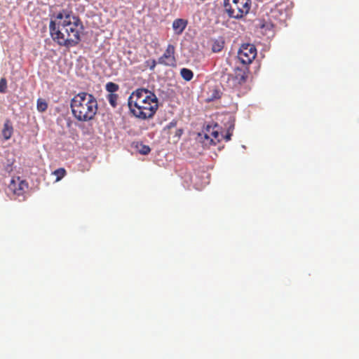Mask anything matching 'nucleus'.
I'll list each match as a JSON object with an SVG mask.
<instances>
[{
	"instance_id": "obj_1",
	"label": "nucleus",
	"mask_w": 359,
	"mask_h": 359,
	"mask_svg": "<svg viewBox=\"0 0 359 359\" xmlns=\"http://www.w3.org/2000/svg\"><path fill=\"white\" fill-rule=\"evenodd\" d=\"M83 28L80 19L65 11L60 12L55 20H51L49 25L53 39L60 46L68 48L79 43Z\"/></svg>"
},
{
	"instance_id": "obj_2",
	"label": "nucleus",
	"mask_w": 359,
	"mask_h": 359,
	"mask_svg": "<svg viewBox=\"0 0 359 359\" xmlns=\"http://www.w3.org/2000/svg\"><path fill=\"white\" fill-rule=\"evenodd\" d=\"M128 104L130 113L142 120L152 118L158 107V98L154 93L143 88L131 93Z\"/></svg>"
},
{
	"instance_id": "obj_3",
	"label": "nucleus",
	"mask_w": 359,
	"mask_h": 359,
	"mask_svg": "<svg viewBox=\"0 0 359 359\" xmlns=\"http://www.w3.org/2000/svg\"><path fill=\"white\" fill-rule=\"evenodd\" d=\"M70 107L76 120L88 122L94 119L97 112L98 104L93 95L81 92L73 97Z\"/></svg>"
},
{
	"instance_id": "obj_4",
	"label": "nucleus",
	"mask_w": 359,
	"mask_h": 359,
	"mask_svg": "<svg viewBox=\"0 0 359 359\" xmlns=\"http://www.w3.org/2000/svg\"><path fill=\"white\" fill-rule=\"evenodd\" d=\"M248 73V67H237L233 69V73L224 75L223 79H226L227 87L231 89H238L246 82Z\"/></svg>"
},
{
	"instance_id": "obj_5",
	"label": "nucleus",
	"mask_w": 359,
	"mask_h": 359,
	"mask_svg": "<svg viewBox=\"0 0 359 359\" xmlns=\"http://www.w3.org/2000/svg\"><path fill=\"white\" fill-rule=\"evenodd\" d=\"M28 187V183L25 180L20 177H13L8 185V194L13 195L15 199L20 201H25Z\"/></svg>"
},
{
	"instance_id": "obj_6",
	"label": "nucleus",
	"mask_w": 359,
	"mask_h": 359,
	"mask_svg": "<svg viewBox=\"0 0 359 359\" xmlns=\"http://www.w3.org/2000/svg\"><path fill=\"white\" fill-rule=\"evenodd\" d=\"M224 6L229 17L233 18H242L248 13L251 1H224Z\"/></svg>"
},
{
	"instance_id": "obj_7",
	"label": "nucleus",
	"mask_w": 359,
	"mask_h": 359,
	"mask_svg": "<svg viewBox=\"0 0 359 359\" xmlns=\"http://www.w3.org/2000/svg\"><path fill=\"white\" fill-rule=\"evenodd\" d=\"M257 56V49L251 43L243 44L238 51V59L243 66H248Z\"/></svg>"
},
{
	"instance_id": "obj_8",
	"label": "nucleus",
	"mask_w": 359,
	"mask_h": 359,
	"mask_svg": "<svg viewBox=\"0 0 359 359\" xmlns=\"http://www.w3.org/2000/svg\"><path fill=\"white\" fill-rule=\"evenodd\" d=\"M175 50L173 45L168 44L163 55L158 58V62L165 66H174L176 62Z\"/></svg>"
},
{
	"instance_id": "obj_9",
	"label": "nucleus",
	"mask_w": 359,
	"mask_h": 359,
	"mask_svg": "<svg viewBox=\"0 0 359 359\" xmlns=\"http://www.w3.org/2000/svg\"><path fill=\"white\" fill-rule=\"evenodd\" d=\"M219 127L217 124H215L213 126H208L206 128V133L205 137L206 139H210V142L213 144H216L223 140V133L219 131Z\"/></svg>"
},
{
	"instance_id": "obj_10",
	"label": "nucleus",
	"mask_w": 359,
	"mask_h": 359,
	"mask_svg": "<svg viewBox=\"0 0 359 359\" xmlns=\"http://www.w3.org/2000/svg\"><path fill=\"white\" fill-rule=\"evenodd\" d=\"M188 25V21L182 18L175 19L172 22V29L177 35H180L183 33Z\"/></svg>"
},
{
	"instance_id": "obj_11",
	"label": "nucleus",
	"mask_w": 359,
	"mask_h": 359,
	"mask_svg": "<svg viewBox=\"0 0 359 359\" xmlns=\"http://www.w3.org/2000/svg\"><path fill=\"white\" fill-rule=\"evenodd\" d=\"M13 133V128L10 120L7 119L1 130V135L4 140H9Z\"/></svg>"
},
{
	"instance_id": "obj_12",
	"label": "nucleus",
	"mask_w": 359,
	"mask_h": 359,
	"mask_svg": "<svg viewBox=\"0 0 359 359\" xmlns=\"http://www.w3.org/2000/svg\"><path fill=\"white\" fill-rule=\"evenodd\" d=\"M224 40L222 37H219L213 41L212 45V50L214 53H219L222 51L224 46Z\"/></svg>"
},
{
	"instance_id": "obj_13",
	"label": "nucleus",
	"mask_w": 359,
	"mask_h": 359,
	"mask_svg": "<svg viewBox=\"0 0 359 359\" xmlns=\"http://www.w3.org/2000/svg\"><path fill=\"white\" fill-rule=\"evenodd\" d=\"M180 74L183 79H184L186 81H191L194 76L193 72L187 68H182L180 70Z\"/></svg>"
},
{
	"instance_id": "obj_14",
	"label": "nucleus",
	"mask_w": 359,
	"mask_h": 359,
	"mask_svg": "<svg viewBox=\"0 0 359 359\" xmlns=\"http://www.w3.org/2000/svg\"><path fill=\"white\" fill-rule=\"evenodd\" d=\"M107 100L109 102L110 105L115 108L118 105V96L117 94L115 93H109L107 97Z\"/></svg>"
},
{
	"instance_id": "obj_15",
	"label": "nucleus",
	"mask_w": 359,
	"mask_h": 359,
	"mask_svg": "<svg viewBox=\"0 0 359 359\" xmlns=\"http://www.w3.org/2000/svg\"><path fill=\"white\" fill-rule=\"evenodd\" d=\"M259 27L262 29H263L266 34L267 32L272 31V29L273 28V25L271 22H267V21L263 20V21L260 22Z\"/></svg>"
},
{
	"instance_id": "obj_16",
	"label": "nucleus",
	"mask_w": 359,
	"mask_h": 359,
	"mask_svg": "<svg viewBox=\"0 0 359 359\" xmlns=\"http://www.w3.org/2000/svg\"><path fill=\"white\" fill-rule=\"evenodd\" d=\"M66 170L63 168H60L55 170L53 174L56 176V181L58 182L62 180L66 175Z\"/></svg>"
},
{
	"instance_id": "obj_17",
	"label": "nucleus",
	"mask_w": 359,
	"mask_h": 359,
	"mask_svg": "<svg viewBox=\"0 0 359 359\" xmlns=\"http://www.w3.org/2000/svg\"><path fill=\"white\" fill-rule=\"evenodd\" d=\"M118 88H119L118 85L115 83L108 82L106 84V90L109 93H114L116 92L118 90Z\"/></svg>"
},
{
	"instance_id": "obj_18",
	"label": "nucleus",
	"mask_w": 359,
	"mask_h": 359,
	"mask_svg": "<svg viewBox=\"0 0 359 359\" xmlns=\"http://www.w3.org/2000/svg\"><path fill=\"white\" fill-rule=\"evenodd\" d=\"M48 104L42 99H38L37 100V109L41 111H45L47 109Z\"/></svg>"
},
{
	"instance_id": "obj_19",
	"label": "nucleus",
	"mask_w": 359,
	"mask_h": 359,
	"mask_svg": "<svg viewBox=\"0 0 359 359\" xmlns=\"http://www.w3.org/2000/svg\"><path fill=\"white\" fill-rule=\"evenodd\" d=\"M7 89V81L5 78L0 79V93H5Z\"/></svg>"
},
{
	"instance_id": "obj_20",
	"label": "nucleus",
	"mask_w": 359,
	"mask_h": 359,
	"mask_svg": "<svg viewBox=\"0 0 359 359\" xmlns=\"http://www.w3.org/2000/svg\"><path fill=\"white\" fill-rule=\"evenodd\" d=\"M151 151V149L147 145H143L142 144L140 147L139 148V152L141 154L147 155Z\"/></svg>"
},
{
	"instance_id": "obj_21",
	"label": "nucleus",
	"mask_w": 359,
	"mask_h": 359,
	"mask_svg": "<svg viewBox=\"0 0 359 359\" xmlns=\"http://www.w3.org/2000/svg\"><path fill=\"white\" fill-rule=\"evenodd\" d=\"M233 130V125L229 126V128H228V130L226 132V134L225 135H223V139H224L226 142H228L231 140V136L232 135Z\"/></svg>"
},
{
	"instance_id": "obj_22",
	"label": "nucleus",
	"mask_w": 359,
	"mask_h": 359,
	"mask_svg": "<svg viewBox=\"0 0 359 359\" xmlns=\"http://www.w3.org/2000/svg\"><path fill=\"white\" fill-rule=\"evenodd\" d=\"M177 126V121H172L170 123H169L166 127L165 128V129H168L169 130H171L172 129L175 128Z\"/></svg>"
},
{
	"instance_id": "obj_23",
	"label": "nucleus",
	"mask_w": 359,
	"mask_h": 359,
	"mask_svg": "<svg viewBox=\"0 0 359 359\" xmlns=\"http://www.w3.org/2000/svg\"><path fill=\"white\" fill-rule=\"evenodd\" d=\"M13 162L9 163H8L6 165H5V166H4V170H5L7 172H8V173L11 172L13 171Z\"/></svg>"
},
{
	"instance_id": "obj_24",
	"label": "nucleus",
	"mask_w": 359,
	"mask_h": 359,
	"mask_svg": "<svg viewBox=\"0 0 359 359\" xmlns=\"http://www.w3.org/2000/svg\"><path fill=\"white\" fill-rule=\"evenodd\" d=\"M147 63L149 66L150 69L153 70L156 65V62L155 60H148Z\"/></svg>"
},
{
	"instance_id": "obj_25",
	"label": "nucleus",
	"mask_w": 359,
	"mask_h": 359,
	"mask_svg": "<svg viewBox=\"0 0 359 359\" xmlns=\"http://www.w3.org/2000/svg\"><path fill=\"white\" fill-rule=\"evenodd\" d=\"M183 133V130L182 129H177L175 131V135L178 137H180V136L182 135Z\"/></svg>"
}]
</instances>
